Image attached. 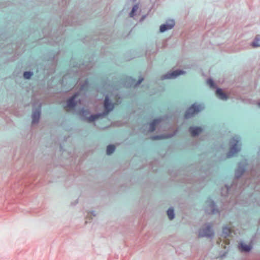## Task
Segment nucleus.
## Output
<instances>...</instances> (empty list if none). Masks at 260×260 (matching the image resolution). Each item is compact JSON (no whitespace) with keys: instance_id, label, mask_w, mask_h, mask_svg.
<instances>
[{"instance_id":"1","label":"nucleus","mask_w":260,"mask_h":260,"mask_svg":"<svg viewBox=\"0 0 260 260\" xmlns=\"http://www.w3.org/2000/svg\"><path fill=\"white\" fill-rule=\"evenodd\" d=\"M66 11H63L62 16L63 25L56 31L52 32L53 30H50L49 27L42 29V31L44 36L49 39L48 40V44L53 46L62 45L66 41V29L64 27L68 26L82 25L83 21L87 19L86 17H81L80 14H74L72 11L69 12L67 15L64 16V14L66 15Z\"/></svg>"},{"instance_id":"2","label":"nucleus","mask_w":260,"mask_h":260,"mask_svg":"<svg viewBox=\"0 0 260 260\" xmlns=\"http://www.w3.org/2000/svg\"><path fill=\"white\" fill-rule=\"evenodd\" d=\"M60 53V50L59 49L56 51L52 50L48 51L46 54V60L48 62H50V63H39L38 66L37 71H41L43 74H46L48 76L54 74L56 71V67L58 61V56Z\"/></svg>"},{"instance_id":"3","label":"nucleus","mask_w":260,"mask_h":260,"mask_svg":"<svg viewBox=\"0 0 260 260\" xmlns=\"http://www.w3.org/2000/svg\"><path fill=\"white\" fill-rule=\"evenodd\" d=\"M73 57H72L71 60V64L73 68H77L76 71L69 70L68 73L64 75L61 80V83L63 85H66L68 84L67 80L71 77L77 78L79 74V69L83 68L85 70H89L93 66V58H89L88 61L82 60L79 62L73 61Z\"/></svg>"},{"instance_id":"4","label":"nucleus","mask_w":260,"mask_h":260,"mask_svg":"<svg viewBox=\"0 0 260 260\" xmlns=\"http://www.w3.org/2000/svg\"><path fill=\"white\" fill-rule=\"evenodd\" d=\"M229 145V150L226 154V158H227L234 157L241 150V145L238 138L233 137L230 141Z\"/></svg>"},{"instance_id":"5","label":"nucleus","mask_w":260,"mask_h":260,"mask_svg":"<svg viewBox=\"0 0 260 260\" xmlns=\"http://www.w3.org/2000/svg\"><path fill=\"white\" fill-rule=\"evenodd\" d=\"M204 109L201 104L194 103L186 110L184 114V119H188L199 113Z\"/></svg>"},{"instance_id":"6","label":"nucleus","mask_w":260,"mask_h":260,"mask_svg":"<svg viewBox=\"0 0 260 260\" xmlns=\"http://www.w3.org/2000/svg\"><path fill=\"white\" fill-rule=\"evenodd\" d=\"M32 121L31 124L32 125L37 124L39 123L41 116V109H42V103L39 101H35L32 104Z\"/></svg>"},{"instance_id":"7","label":"nucleus","mask_w":260,"mask_h":260,"mask_svg":"<svg viewBox=\"0 0 260 260\" xmlns=\"http://www.w3.org/2000/svg\"><path fill=\"white\" fill-rule=\"evenodd\" d=\"M215 235V232L211 223H207L204 224V227L200 229L198 231L199 238H207L212 239Z\"/></svg>"},{"instance_id":"8","label":"nucleus","mask_w":260,"mask_h":260,"mask_svg":"<svg viewBox=\"0 0 260 260\" xmlns=\"http://www.w3.org/2000/svg\"><path fill=\"white\" fill-rule=\"evenodd\" d=\"M79 96V92H75L72 95L69 97L66 100L65 107L72 110H76L77 105L82 102L81 99H78Z\"/></svg>"},{"instance_id":"9","label":"nucleus","mask_w":260,"mask_h":260,"mask_svg":"<svg viewBox=\"0 0 260 260\" xmlns=\"http://www.w3.org/2000/svg\"><path fill=\"white\" fill-rule=\"evenodd\" d=\"M247 160H241L237 164L234 172L235 179H239L247 170Z\"/></svg>"},{"instance_id":"10","label":"nucleus","mask_w":260,"mask_h":260,"mask_svg":"<svg viewBox=\"0 0 260 260\" xmlns=\"http://www.w3.org/2000/svg\"><path fill=\"white\" fill-rule=\"evenodd\" d=\"M205 203L207 205L208 207L211 208L210 211L207 208L205 209L204 210L206 214L208 215H215L220 213V210L218 208L216 202L210 197L207 198Z\"/></svg>"},{"instance_id":"11","label":"nucleus","mask_w":260,"mask_h":260,"mask_svg":"<svg viewBox=\"0 0 260 260\" xmlns=\"http://www.w3.org/2000/svg\"><path fill=\"white\" fill-rule=\"evenodd\" d=\"M186 74V72L182 69H176L175 70H171L168 72L166 74L162 75L161 76L162 80L167 79H174L178 78L181 75H183Z\"/></svg>"},{"instance_id":"12","label":"nucleus","mask_w":260,"mask_h":260,"mask_svg":"<svg viewBox=\"0 0 260 260\" xmlns=\"http://www.w3.org/2000/svg\"><path fill=\"white\" fill-rule=\"evenodd\" d=\"M104 100L103 102V109L110 113L115 108V103L110 98V95L104 94Z\"/></svg>"},{"instance_id":"13","label":"nucleus","mask_w":260,"mask_h":260,"mask_svg":"<svg viewBox=\"0 0 260 260\" xmlns=\"http://www.w3.org/2000/svg\"><path fill=\"white\" fill-rule=\"evenodd\" d=\"M167 117L166 116H159L151 120L149 123L148 132L149 133H153L156 128V127L164 120H166Z\"/></svg>"},{"instance_id":"14","label":"nucleus","mask_w":260,"mask_h":260,"mask_svg":"<svg viewBox=\"0 0 260 260\" xmlns=\"http://www.w3.org/2000/svg\"><path fill=\"white\" fill-rule=\"evenodd\" d=\"M253 239H251L249 243L247 244L243 241H241L238 245L239 251L242 253H249L253 249Z\"/></svg>"},{"instance_id":"15","label":"nucleus","mask_w":260,"mask_h":260,"mask_svg":"<svg viewBox=\"0 0 260 260\" xmlns=\"http://www.w3.org/2000/svg\"><path fill=\"white\" fill-rule=\"evenodd\" d=\"M175 25V22L173 19H168L165 23L161 24L159 26V31L164 33L168 30L172 29Z\"/></svg>"},{"instance_id":"16","label":"nucleus","mask_w":260,"mask_h":260,"mask_svg":"<svg viewBox=\"0 0 260 260\" xmlns=\"http://www.w3.org/2000/svg\"><path fill=\"white\" fill-rule=\"evenodd\" d=\"M77 113L80 115L82 120L87 121L88 122H92V121L90 118L91 113L89 109H86L82 107L78 111Z\"/></svg>"},{"instance_id":"17","label":"nucleus","mask_w":260,"mask_h":260,"mask_svg":"<svg viewBox=\"0 0 260 260\" xmlns=\"http://www.w3.org/2000/svg\"><path fill=\"white\" fill-rule=\"evenodd\" d=\"M204 131V128L201 126L192 125L188 128V132L192 137H198Z\"/></svg>"},{"instance_id":"18","label":"nucleus","mask_w":260,"mask_h":260,"mask_svg":"<svg viewBox=\"0 0 260 260\" xmlns=\"http://www.w3.org/2000/svg\"><path fill=\"white\" fill-rule=\"evenodd\" d=\"M176 134V132L173 133H168L166 134H162L160 135H154L151 136L150 139L152 140H160L163 139H170L173 137Z\"/></svg>"},{"instance_id":"19","label":"nucleus","mask_w":260,"mask_h":260,"mask_svg":"<svg viewBox=\"0 0 260 260\" xmlns=\"http://www.w3.org/2000/svg\"><path fill=\"white\" fill-rule=\"evenodd\" d=\"M136 79L131 76H126L121 80V84L125 87L131 88L132 86L134 87V83Z\"/></svg>"},{"instance_id":"20","label":"nucleus","mask_w":260,"mask_h":260,"mask_svg":"<svg viewBox=\"0 0 260 260\" xmlns=\"http://www.w3.org/2000/svg\"><path fill=\"white\" fill-rule=\"evenodd\" d=\"M78 82L79 83V89L78 92H79V94L81 92H85L88 91L90 86V83L87 78H86L83 82H82L80 79H79Z\"/></svg>"},{"instance_id":"21","label":"nucleus","mask_w":260,"mask_h":260,"mask_svg":"<svg viewBox=\"0 0 260 260\" xmlns=\"http://www.w3.org/2000/svg\"><path fill=\"white\" fill-rule=\"evenodd\" d=\"M109 113L104 110L101 112H97L96 113L90 114V120L92 122H95L96 120L100 118H103L106 117Z\"/></svg>"},{"instance_id":"22","label":"nucleus","mask_w":260,"mask_h":260,"mask_svg":"<svg viewBox=\"0 0 260 260\" xmlns=\"http://www.w3.org/2000/svg\"><path fill=\"white\" fill-rule=\"evenodd\" d=\"M215 94L216 96L221 100L226 101L229 98L228 94L223 92V89L219 87H217L215 89Z\"/></svg>"},{"instance_id":"23","label":"nucleus","mask_w":260,"mask_h":260,"mask_svg":"<svg viewBox=\"0 0 260 260\" xmlns=\"http://www.w3.org/2000/svg\"><path fill=\"white\" fill-rule=\"evenodd\" d=\"M230 191L229 185L225 184L224 186L221 188V196L223 197H228Z\"/></svg>"},{"instance_id":"24","label":"nucleus","mask_w":260,"mask_h":260,"mask_svg":"<svg viewBox=\"0 0 260 260\" xmlns=\"http://www.w3.org/2000/svg\"><path fill=\"white\" fill-rule=\"evenodd\" d=\"M167 215L168 217V218L170 220H172L175 218V210L173 207H170L167 210Z\"/></svg>"},{"instance_id":"25","label":"nucleus","mask_w":260,"mask_h":260,"mask_svg":"<svg viewBox=\"0 0 260 260\" xmlns=\"http://www.w3.org/2000/svg\"><path fill=\"white\" fill-rule=\"evenodd\" d=\"M231 234L230 228L228 225H224L222 227V236L226 238Z\"/></svg>"},{"instance_id":"26","label":"nucleus","mask_w":260,"mask_h":260,"mask_svg":"<svg viewBox=\"0 0 260 260\" xmlns=\"http://www.w3.org/2000/svg\"><path fill=\"white\" fill-rule=\"evenodd\" d=\"M116 148V146L115 145L109 144L106 148V154L107 155H111L115 152Z\"/></svg>"},{"instance_id":"27","label":"nucleus","mask_w":260,"mask_h":260,"mask_svg":"<svg viewBox=\"0 0 260 260\" xmlns=\"http://www.w3.org/2000/svg\"><path fill=\"white\" fill-rule=\"evenodd\" d=\"M34 75V73L31 70L25 71L23 73V77L25 80H30Z\"/></svg>"},{"instance_id":"28","label":"nucleus","mask_w":260,"mask_h":260,"mask_svg":"<svg viewBox=\"0 0 260 260\" xmlns=\"http://www.w3.org/2000/svg\"><path fill=\"white\" fill-rule=\"evenodd\" d=\"M139 9V4H135L132 7V10L129 13V16L130 17H134L137 14V12Z\"/></svg>"},{"instance_id":"29","label":"nucleus","mask_w":260,"mask_h":260,"mask_svg":"<svg viewBox=\"0 0 260 260\" xmlns=\"http://www.w3.org/2000/svg\"><path fill=\"white\" fill-rule=\"evenodd\" d=\"M207 83L211 88L216 89L218 87L214 80L211 77L207 79Z\"/></svg>"},{"instance_id":"30","label":"nucleus","mask_w":260,"mask_h":260,"mask_svg":"<svg viewBox=\"0 0 260 260\" xmlns=\"http://www.w3.org/2000/svg\"><path fill=\"white\" fill-rule=\"evenodd\" d=\"M253 48H257L260 47V38L256 36L250 44Z\"/></svg>"},{"instance_id":"31","label":"nucleus","mask_w":260,"mask_h":260,"mask_svg":"<svg viewBox=\"0 0 260 260\" xmlns=\"http://www.w3.org/2000/svg\"><path fill=\"white\" fill-rule=\"evenodd\" d=\"M238 179H235V176L234 177V179L232 181L231 185H229L231 190L232 189L236 190L237 189L238 186Z\"/></svg>"},{"instance_id":"32","label":"nucleus","mask_w":260,"mask_h":260,"mask_svg":"<svg viewBox=\"0 0 260 260\" xmlns=\"http://www.w3.org/2000/svg\"><path fill=\"white\" fill-rule=\"evenodd\" d=\"M105 94H109L110 95L111 97H114L117 98L118 99H121L122 97L120 94L118 92H115L112 90L108 91L107 93H105Z\"/></svg>"},{"instance_id":"33","label":"nucleus","mask_w":260,"mask_h":260,"mask_svg":"<svg viewBox=\"0 0 260 260\" xmlns=\"http://www.w3.org/2000/svg\"><path fill=\"white\" fill-rule=\"evenodd\" d=\"M144 79L142 76H140L137 81L134 83V87H138L144 81Z\"/></svg>"},{"instance_id":"34","label":"nucleus","mask_w":260,"mask_h":260,"mask_svg":"<svg viewBox=\"0 0 260 260\" xmlns=\"http://www.w3.org/2000/svg\"><path fill=\"white\" fill-rule=\"evenodd\" d=\"M10 36H8L7 34L5 32H3L0 34V38L4 41H7L9 38H10Z\"/></svg>"},{"instance_id":"35","label":"nucleus","mask_w":260,"mask_h":260,"mask_svg":"<svg viewBox=\"0 0 260 260\" xmlns=\"http://www.w3.org/2000/svg\"><path fill=\"white\" fill-rule=\"evenodd\" d=\"M59 5H61L63 7H67V0H61L59 2Z\"/></svg>"},{"instance_id":"36","label":"nucleus","mask_w":260,"mask_h":260,"mask_svg":"<svg viewBox=\"0 0 260 260\" xmlns=\"http://www.w3.org/2000/svg\"><path fill=\"white\" fill-rule=\"evenodd\" d=\"M23 40L21 39V40L18 41L16 44L15 45L16 48L20 47V46L23 44Z\"/></svg>"},{"instance_id":"37","label":"nucleus","mask_w":260,"mask_h":260,"mask_svg":"<svg viewBox=\"0 0 260 260\" xmlns=\"http://www.w3.org/2000/svg\"><path fill=\"white\" fill-rule=\"evenodd\" d=\"M65 149L63 148V146L61 144L59 145V151L62 152V153L65 151Z\"/></svg>"},{"instance_id":"38","label":"nucleus","mask_w":260,"mask_h":260,"mask_svg":"<svg viewBox=\"0 0 260 260\" xmlns=\"http://www.w3.org/2000/svg\"><path fill=\"white\" fill-rule=\"evenodd\" d=\"M78 203V199H77L74 202L71 203L72 206H75Z\"/></svg>"},{"instance_id":"39","label":"nucleus","mask_w":260,"mask_h":260,"mask_svg":"<svg viewBox=\"0 0 260 260\" xmlns=\"http://www.w3.org/2000/svg\"><path fill=\"white\" fill-rule=\"evenodd\" d=\"M146 16H147V15H143V16L141 17V19H140V21H143V20H144V19L146 17Z\"/></svg>"},{"instance_id":"40","label":"nucleus","mask_w":260,"mask_h":260,"mask_svg":"<svg viewBox=\"0 0 260 260\" xmlns=\"http://www.w3.org/2000/svg\"><path fill=\"white\" fill-rule=\"evenodd\" d=\"M90 213H91V215H92V216H96V215L95 211H91L90 212Z\"/></svg>"},{"instance_id":"41","label":"nucleus","mask_w":260,"mask_h":260,"mask_svg":"<svg viewBox=\"0 0 260 260\" xmlns=\"http://www.w3.org/2000/svg\"><path fill=\"white\" fill-rule=\"evenodd\" d=\"M128 1L132 2L133 3H135L136 2L137 0H127Z\"/></svg>"},{"instance_id":"42","label":"nucleus","mask_w":260,"mask_h":260,"mask_svg":"<svg viewBox=\"0 0 260 260\" xmlns=\"http://www.w3.org/2000/svg\"><path fill=\"white\" fill-rule=\"evenodd\" d=\"M258 155L260 156V148H259V151L258 152Z\"/></svg>"},{"instance_id":"43","label":"nucleus","mask_w":260,"mask_h":260,"mask_svg":"<svg viewBox=\"0 0 260 260\" xmlns=\"http://www.w3.org/2000/svg\"><path fill=\"white\" fill-rule=\"evenodd\" d=\"M103 38L102 37V36H100V37H99L98 38V40H100V39H102Z\"/></svg>"},{"instance_id":"44","label":"nucleus","mask_w":260,"mask_h":260,"mask_svg":"<svg viewBox=\"0 0 260 260\" xmlns=\"http://www.w3.org/2000/svg\"><path fill=\"white\" fill-rule=\"evenodd\" d=\"M10 45L12 46V47H13V46L14 45V43H11Z\"/></svg>"},{"instance_id":"45","label":"nucleus","mask_w":260,"mask_h":260,"mask_svg":"<svg viewBox=\"0 0 260 260\" xmlns=\"http://www.w3.org/2000/svg\"><path fill=\"white\" fill-rule=\"evenodd\" d=\"M258 105L260 107V102H258Z\"/></svg>"},{"instance_id":"46","label":"nucleus","mask_w":260,"mask_h":260,"mask_svg":"<svg viewBox=\"0 0 260 260\" xmlns=\"http://www.w3.org/2000/svg\"><path fill=\"white\" fill-rule=\"evenodd\" d=\"M205 179V177H204L203 178V180H204Z\"/></svg>"},{"instance_id":"47","label":"nucleus","mask_w":260,"mask_h":260,"mask_svg":"<svg viewBox=\"0 0 260 260\" xmlns=\"http://www.w3.org/2000/svg\"><path fill=\"white\" fill-rule=\"evenodd\" d=\"M224 255H225V254H223V255H221V257H223V256H224Z\"/></svg>"}]
</instances>
